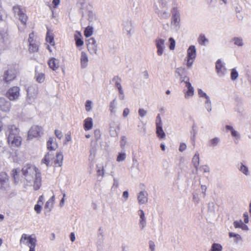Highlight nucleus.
I'll return each mask as SVG.
<instances>
[{"label":"nucleus","instance_id":"obj_1","mask_svg":"<svg viewBox=\"0 0 251 251\" xmlns=\"http://www.w3.org/2000/svg\"><path fill=\"white\" fill-rule=\"evenodd\" d=\"M22 175L27 181V184L32 185L35 190H38L42 185L41 173L38 169L31 164H26L23 167L21 170Z\"/></svg>","mask_w":251,"mask_h":251},{"label":"nucleus","instance_id":"obj_2","mask_svg":"<svg viewBox=\"0 0 251 251\" xmlns=\"http://www.w3.org/2000/svg\"><path fill=\"white\" fill-rule=\"evenodd\" d=\"M198 95L201 100L203 102L205 108L208 113L212 111V103L210 97L201 89H198Z\"/></svg>","mask_w":251,"mask_h":251},{"label":"nucleus","instance_id":"obj_3","mask_svg":"<svg viewBox=\"0 0 251 251\" xmlns=\"http://www.w3.org/2000/svg\"><path fill=\"white\" fill-rule=\"evenodd\" d=\"M37 239L34 234L28 235L25 233L22 234L20 239V244L27 246L28 247L36 246Z\"/></svg>","mask_w":251,"mask_h":251},{"label":"nucleus","instance_id":"obj_4","mask_svg":"<svg viewBox=\"0 0 251 251\" xmlns=\"http://www.w3.org/2000/svg\"><path fill=\"white\" fill-rule=\"evenodd\" d=\"M13 9L15 16L18 17L22 24L23 25L24 27H25L27 20V16L25 14L20 6H15L13 7Z\"/></svg>","mask_w":251,"mask_h":251},{"label":"nucleus","instance_id":"obj_5","mask_svg":"<svg viewBox=\"0 0 251 251\" xmlns=\"http://www.w3.org/2000/svg\"><path fill=\"white\" fill-rule=\"evenodd\" d=\"M43 134V128L38 126H32L28 132V139H32L41 136Z\"/></svg>","mask_w":251,"mask_h":251},{"label":"nucleus","instance_id":"obj_6","mask_svg":"<svg viewBox=\"0 0 251 251\" xmlns=\"http://www.w3.org/2000/svg\"><path fill=\"white\" fill-rule=\"evenodd\" d=\"M20 89L18 86H13L7 91L6 96L10 100H16L19 98Z\"/></svg>","mask_w":251,"mask_h":251},{"label":"nucleus","instance_id":"obj_7","mask_svg":"<svg viewBox=\"0 0 251 251\" xmlns=\"http://www.w3.org/2000/svg\"><path fill=\"white\" fill-rule=\"evenodd\" d=\"M112 81L115 83V86L118 90L119 92V98L120 100H124L125 99V95L124 91L121 85L122 79L118 76H115Z\"/></svg>","mask_w":251,"mask_h":251},{"label":"nucleus","instance_id":"obj_8","mask_svg":"<svg viewBox=\"0 0 251 251\" xmlns=\"http://www.w3.org/2000/svg\"><path fill=\"white\" fill-rule=\"evenodd\" d=\"M172 13L171 25L174 26L175 27L178 28L180 22V16L179 10L177 8L174 7L172 10Z\"/></svg>","mask_w":251,"mask_h":251},{"label":"nucleus","instance_id":"obj_9","mask_svg":"<svg viewBox=\"0 0 251 251\" xmlns=\"http://www.w3.org/2000/svg\"><path fill=\"white\" fill-rule=\"evenodd\" d=\"M216 70L218 75L220 77H223L227 74V70L225 66V63L221 59H218L216 63Z\"/></svg>","mask_w":251,"mask_h":251},{"label":"nucleus","instance_id":"obj_10","mask_svg":"<svg viewBox=\"0 0 251 251\" xmlns=\"http://www.w3.org/2000/svg\"><path fill=\"white\" fill-rule=\"evenodd\" d=\"M16 71L12 67L8 68L4 73L3 79L4 82L9 83L14 80L16 77Z\"/></svg>","mask_w":251,"mask_h":251},{"label":"nucleus","instance_id":"obj_11","mask_svg":"<svg viewBox=\"0 0 251 251\" xmlns=\"http://www.w3.org/2000/svg\"><path fill=\"white\" fill-rule=\"evenodd\" d=\"M9 43V37L7 31H0V49H4Z\"/></svg>","mask_w":251,"mask_h":251},{"label":"nucleus","instance_id":"obj_12","mask_svg":"<svg viewBox=\"0 0 251 251\" xmlns=\"http://www.w3.org/2000/svg\"><path fill=\"white\" fill-rule=\"evenodd\" d=\"M9 186V178L7 174L5 172L0 173V188L6 190Z\"/></svg>","mask_w":251,"mask_h":251},{"label":"nucleus","instance_id":"obj_13","mask_svg":"<svg viewBox=\"0 0 251 251\" xmlns=\"http://www.w3.org/2000/svg\"><path fill=\"white\" fill-rule=\"evenodd\" d=\"M155 43L157 48V54L158 56L162 55L165 50V40L158 38L155 40Z\"/></svg>","mask_w":251,"mask_h":251},{"label":"nucleus","instance_id":"obj_14","mask_svg":"<svg viewBox=\"0 0 251 251\" xmlns=\"http://www.w3.org/2000/svg\"><path fill=\"white\" fill-rule=\"evenodd\" d=\"M87 46L89 52L92 54L97 53V45L94 38H90L87 41Z\"/></svg>","mask_w":251,"mask_h":251},{"label":"nucleus","instance_id":"obj_15","mask_svg":"<svg viewBox=\"0 0 251 251\" xmlns=\"http://www.w3.org/2000/svg\"><path fill=\"white\" fill-rule=\"evenodd\" d=\"M19 129L15 125H8L6 130L7 138L19 135Z\"/></svg>","mask_w":251,"mask_h":251},{"label":"nucleus","instance_id":"obj_16","mask_svg":"<svg viewBox=\"0 0 251 251\" xmlns=\"http://www.w3.org/2000/svg\"><path fill=\"white\" fill-rule=\"evenodd\" d=\"M27 96L29 100L35 99L38 93V87L36 85H32L26 89Z\"/></svg>","mask_w":251,"mask_h":251},{"label":"nucleus","instance_id":"obj_17","mask_svg":"<svg viewBox=\"0 0 251 251\" xmlns=\"http://www.w3.org/2000/svg\"><path fill=\"white\" fill-rule=\"evenodd\" d=\"M225 127L226 130L230 131L231 135L233 139L234 142L235 144H237L241 139L240 134L231 126L226 125Z\"/></svg>","mask_w":251,"mask_h":251},{"label":"nucleus","instance_id":"obj_18","mask_svg":"<svg viewBox=\"0 0 251 251\" xmlns=\"http://www.w3.org/2000/svg\"><path fill=\"white\" fill-rule=\"evenodd\" d=\"M22 137L20 135L7 138L8 143L12 147H19L22 143Z\"/></svg>","mask_w":251,"mask_h":251},{"label":"nucleus","instance_id":"obj_19","mask_svg":"<svg viewBox=\"0 0 251 251\" xmlns=\"http://www.w3.org/2000/svg\"><path fill=\"white\" fill-rule=\"evenodd\" d=\"M11 104L10 101L4 98H0V110L4 112H8L11 108Z\"/></svg>","mask_w":251,"mask_h":251},{"label":"nucleus","instance_id":"obj_20","mask_svg":"<svg viewBox=\"0 0 251 251\" xmlns=\"http://www.w3.org/2000/svg\"><path fill=\"white\" fill-rule=\"evenodd\" d=\"M54 154L51 152H49L42 160V163L46 164L47 167L50 166L54 163Z\"/></svg>","mask_w":251,"mask_h":251},{"label":"nucleus","instance_id":"obj_21","mask_svg":"<svg viewBox=\"0 0 251 251\" xmlns=\"http://www.w3.org/2000/svg\"><path fill=\"white\" fill-rule=\"evenodd\" d=\"M185 87L187 90L184 92V97L185 99H188L194 95V88L190 82H187Z\"/></svg>","mask_w":251,"mask_h":251},{"label":"nucleus","instance_id":"obj_22","mask_svg":"<svg viewBox=\"0 0 251 251\" xmlns=\"http://www.w3.org/2000/svg\"><path fill=\"white\" fill-rule=\"evenodd\" d=\"M138 214L140 217L139 226L141 229H143L146 226V219L145 213L143 210L140 209L138 211Z\"/></svg>","mask_w":251,"mask_h":251},{"label":"nucleus","instance_id":"obj_23","mask_svg":"<svg viewBox=\"0 0 251 251\" xmlns=\"http://www.w3.org/2000/svg\"><path fill=\"white\" fill-rule=\"evenodd\" d=\"M235 228H241L244 231H248L249 228L246 224L243 223L241 220L235 221L233 223Z\"/></svg>","mask_w":251,"mask_h":251},{"label":"nucleus","instance_id":"obj_24","mask_svg":"<svg viewBox=\"0 0 251 251\" xmlns=\"http://www.w3.org/2000/svg\"><path fill=\"white\" fill-rule=\"evenodd\" d=\"M48 63L50 68L53 71L56 70L59 67V60L54 57L50 59Z\"/></svg>","mask_w":251,"mask_h":251},{"label":"nucleus","instance_id":"obj_25","mask_svg":"<svg viewBox=\"0 0 251 251\" xmlns=\"http://www.w3.org/2000/svg\"><path fill=\"white\" fill-rule=\"evenodd\" d=\"M34 78L37 82L42 83L44 82L45 80V75L43 72L38 71L37 68H36Z\"/></svg>","mask_w":251,"mask_h":251},{"label":"nucleus","instance_id":"obj_26","mask_svg":"<svg viewBox=\"0 0 251 251\" xmlns=\"http://www.w3.org/2000/svg\"><path fill=\"white\" fill-rule=\"evenodd\" d=\"M47 148L50 151H54L58 147V144L54 137H50L47 143Z\"/></svg>","mask_w":251,"mask_h":251},{"label":"nucleus","instance_id":"obj_27","mask_svg":"<svg viewBox=\"0 0 251 251\" xmlns=\"http://www.w3.org/2000/svg\"><path fill=\"white\" fill-rule=\"evenodd\" d=\"M148 193L146 191H141L138 195L137 199L140 204H145L148 201Z\"/></svg>","mask_w":251,"mask_h":251},{"label":"nucleus","instance_id":"obj_28","mask_svg":"<svg viewBox=\"0 0 251 251\" xmlns=\"http://www.w3.org/2000/svg\"><path fill=\"white\" fill-rule=\"evenodd\" d=\"M197 56V51L196 47L194 45H191L187 50L186 57L195 59Z\"/></svg>","mask_w":251,"mask_h":251},{"label":"nucleus","instance_id":"obj_29","mask_svg":"<svg viewBox=\"0 0 251 251\" xmlns=\"http://www.w3.org/2000/svg\"><path fill=\"white\" fill-rule=\"evenodd\" d=\"M81 67L83 69L86 68L88 64V57L84 51H82L80 56Z\"/></svg>","mask_w":251,"mask_h":251},{"label":"nucleus","instance_id":"obj_30","mask_svg":"<svg viewBox=\"0 0 251 251\" xmlns=\"http://www.w3.org/2000/svg\"><path fill=\"white\" fill-rule=\"evenodd\" d=\"M155 10V12L157 13L158 16L162 18L167 19L168 18L170 14L169 12L167 11H162L159 9V8L157 7V5L156 4V3H154Z\"/></svg>","mask_w":251,"mask_h":251},{"label":"nucleus","instance_id":"obj_31","mask_svg":"<svg viewBox=\"0 0 251 251\" xmlns=\"http://www.w3.org/2000/svg\"><path fill=\"white\" fill-rule=\"evenodd\" d=\"M55 201V196L53 195L51 198L48 200L46 202L45 205V209L48 212H50L53 206L54 202Z\"/></svg>","mask_w":251,"mask_h":251},{"label":"nucleus","instance_id":"obj_32","mask_svg":"<svg viewBox=\"0 0 251 251\" xmlns=\"http://www.w3.org/2000/svg\"><path fill=\"white\" fill-rule=\"evenodd\" d=\"M192 163L193 166L196 169V172H197L200 165V155L198 152H196L193 157Z\"/></svg>","mask_w":251,"mask_h":251},{"label":"nucleus","instance_id":"obj_33","mask_svg":"<svg viewBox=\"0 0 251 251\" xmlns=\"http://www.w3.org/2000/svg\"><path fill=\"white\" fill-rule=\"evenodd\" d=\"M75 40L76 46L77 47H81L83 45L84 42L82 39V36L80 32L76 31L75 34Z\"/></svg>","mask_w":251,"mask_h":251},{"label":"nucleus","instance_id":"obj_34","mask_svg":"<svg viewBox=\"0 0 251 251\" xmlns=\"http://www.w3.org/2000/svg\"><path fill=\"white\" fill-rule=\"evenodd\" d=\"M93 125V119L92 118L88 117L84 121V129L87 131L92 129Z\"/></svg>","mask_w":251,"mask_h":251},{"label":"nucleus","instance_id":"obj_35","mask_svg":"<svg viewBox=\"0 0 251 251\" xmlns=\"http://www.w3.org/2000/svg\"><path fill=\"white\" fill-rule=\"evenodd\" d=\"M228 235L229 238H233V242L236 244H238L242 241V238L241 236L238 233L229 232Z\"/></svg>","mask_w":251,"mask_h":251},{"label":"nucleus","instance_id":"obj_36","mask_svg":"<svg viewBox=\"0 0 251 251\" xmlns=\"http://www.w3.org/2000/svg\"><path fill=\"white\" fill-rule=\"evenodd\" d=\"M63 160V155L61 152L56 153L55 158L54 157V163L55 165L60 167L62 164Z\"/></svg>","mask_w":251,"mask_h":251},{"label":"nucleus","instance_id":"obj_37","mask_svg":"<svg viewBox=\"0 0 251 251\" xmlns=\"http://www.w3.org/2000/svg\"><path fill=\"white\" fill-rule=\"evenodd\" d=\"M221 140L219 137H215L210 139L208 142V146L210 147L214 148L217 146L220 143Z\"/></svg>","mask_w":251,"mask_h":251},{"label":"nucleus","instance_id":"obj_38","mask_svg":"<svg viewBox=\"0 0 251 251\" xmlns=\"http://www.w3.org/2000/svg\"><path fill=\"white\" fill-rule=\"evenodd\" d=\"M239 170L244 175L246 176L250 175V173L248 166L245 165L244 163H241L238 168Z\"/></svg>","mask_w":251,"mask_h":251},{"label":"nucleus","instance_id":"obj_39","mask_svg":"<svg viewBox=\"0 0 251 251\" xmlns=\"http://www.w3.org/2000/svg\"><path fill=\"white\" fill-rule=\"evenodd\" d=\"M199 44L202 46H206L209 42V40L203 34H201L198 38Z\"/></svg>","mask_w":251,"mask_h":251},{"label":"nucleus","instance_id":"obj_40","mask_svg":"<svg viewBox=\"0 0 251 251\" xmlns=\"http://www.w3.org/2000/svg\"><path fill=\"white\" fill-rule=\"evenodd\" d=\"M46 40L47 42L49 43L50 45H54V37L49 29H48V31L46 34Z\"/></svg>","mask_w":251,"mask_h":251},{"label":"nucleus","instance_id":"obj_41","mask_svg":"<svg viewBox=\"0 0 251 251\" xmlns=\"http://www.w3.org/2000/svg\"><path fill=\"white\" fill-rule=\"evenodd\" d=\"M156 133L158 138L163 139L165 137L166 134L163 130L162 126L156 127Z\"/></svg>","mask_w":251,"mask_h":251},{"label":"nucleus","instance_id":"obj_42","mask_svg":"<svg viewBox=\"0 0 251 251\" xmlns=\"http://www.w3.org/2000/svg\"><path fill=\"white\" fill-rule=\"evenodd\" d=\"M124 30L126 32L127 34H130L131 31V23L130 21H127L123 24Z\"/></svg>","mask_w":251,"mask_h":251},{"label":"nucleus","instance_id":"obj_43","mask_svg":"<svg viewBox=\"0 0 251 251\" xmlns=\"http://www.w3.org/2000/svg\"><path fill=\"white\" fill-rule=\"evenodd\" d=\"M97 175L98 176H100L102 178L104 176L105 174L104 167L102 165H98L97 166Z\"/></svg>","mask_w":251,"mask_h":251},{"label":"nucleus","instance_id":"obj_44","mask_svg":"<svg viewBox=\"0 0 251 251\" xmlns=\"http://www.w3.org/2000/svg\"><path fill=\"white\" fill-rule=\"evenodd\" d=\"M232 41L234 45L238 47H242L244 45L243 40L241 37H234Z\"/></svg>","mask_w":251,"mask_h":251},{"label":"nucleus","instance_id":"obj_45","mask_svg":"<svg viewBox=\"0 0 251 251\" xmlns=\"http://www.w3.org/2000/svg\"><path fill=\"white\" fill-rule=\"evenodd\" d=\"M126 157V154L125 151L119 152L117 159L116 161L118 162L124 161Z\"/></svg>","mask_w":251,"mask_h":251},{"label":"nucleus","instance_id":"obj_46","mask_svg":"<svg viewBox=\"0 0 251 251\" xmlns=\"http://www.w3.org/2000/svg\"><path fill=\"white\" fill-rule=\"evenodd\" d=\"M239 76L238 73L235 68H233L231 70L230 78L233 81L237 79Z\"/></svg>","mask_w":251,"mask_h":251},{"label":"nucleus","instance_id":"obj_47","mask_svg":"<svg viewBox=\"0 0 251 251\" xmlns=\"http://www.w3.org/2000/svg\"><path fill=\"white\" fill-rule=\"evenodd\" d=\"M210 250L214 251H222L223 247L220 244L214 243L212 244Z\"/></svg>","mask_w":251,"mask_h":251},{"label":"nucleus","instance_id":"obj_48","mask_svg":"<svg viewBox=\"0 0 251 251\" xmlns=\"http://www.w3.org/2000/svg\"><path fill=\"white\" fill-rule=\"evenodd\" d=\"M116 100H113L110 103L109 110L112 113H115L116 111Z\"/></svg>","mask_w":251,"mask_h":251},{"label":"nucleus","instance_id":"obj_49","mask_svg":"<svg viewBox=\"0 0 251 251\" xmlns=\"http://www.w3.org/2000/svg\"><path fill=\"white\" fill-rule=\"evenodd\" d=\"M38 50V45L36 43H32L29 44V50L30 52H36Z\"/></svg>","mask_w":251,"mask_h":251},{"label":"nucleus","instance_id":"obj_50","mask_svg":"<svg viewBox=\"0 0 251 251\" xmlns=\"http://www.w3.org/2000/svg\"><path fill=\"white\" fill-rule=\"evenodd\" d=\"M179 80L181 83L184 82L185 85L187 84V82H190V78L187 76V74H184L183 75H180Z\"/></svg>","mask_w":251,"mask_h":251},{"label":"nucleus","instance_id":"obj_51","mask_svg":"<svg viewBox=\"0 0 251 251\" xmlns=\"http://www.w3.org/2000/svg\"><path fill=\"white\" fill-rule=\"evenodd\" d=\"M93 32V27L88 26L85 28L84 30V35L86 37H89L92 35Z\"/></svg>","mask_w":251,"mask_h":251},{"label":"nucleus","instance_id":"obj_52","mask_svg":"<svg viewBox=\"0 0 251 251\" xmlns=\"http://www.w3.org/2000/svg\"><path fill=\"white\" fill-rule=\"evenodd\" d=\"M127 144L126 138L125 136H122L120 141V145L122 150H124Z\"/></svg>","mask_w":251,"mask_h":251},{"label":"nucleus","instance_id":"obj_53","mask_svg":"<svg viewBox=\"0 0 251 251\" xmlns=\"http://www.w3.org/2000/svg\"><path fill=\"white\" fill-rule=\"evenodd\" d=\"M176 74H177L178 76L183 75L184 74H187L186 69L183 67H179L176 69Z\"/></svg>","mask_w":251,"mask_h":251},{"label":"nucleus","instance_id":"obj_54","mask_svg":"<svg viewBox=\"0 0 251 251\" xmlns=\"http://www.w3.org/2000/svg\"><path fill=\"white\" fill-rule=\"evenodd\" d=\"M215 210V205L213 202H209L208 203V211L211 213H214Z\"/></svg>","mask_w":251,"mask_h":251},{"label":"nucleus","instance_id":"obj_55","mask_svg":"<svg viewBox=\"0 0 251 251\" xmlns=\"http://www.w3.org/2000/svg\"><path fill=\"white\" fill-rule=\"evenodd\" d=\"M20 173V169L18 168L14 169L12 171V175L15 181L18 179Z\"/></svg>","mask_w":251,"mask_h":251},{"label":"nucleus","instance_id":"obj_56","mask_svg":"<svg viewBox=\"0 0 251 251\" xmlns=\"http://www.w3.org/2000/svg\"><path fill=\"white\" fill-rule=\"evenodd\" d=\"M169 49L170 50H174L176 46V41L175 39L171 37L169 39Z\"/></svg>","mask_w":251,"mask_h":251},{"label":"nucleus","instance_id":"obj_57","mask_svg":"<svg viewBox=\"0 0 251 251\" xmlns=\"http://www.w3.org/2000/svg\"><path fill=\"white\" fill-rule=\"evenodd\" d=\"M92 102L90 100H87L85 102V106L86 111L89 112L92 109Z\"/></svg>","mask_w":251,"mask_h":251},{"label":"nucleus","instance_id":"obj_58","mask_svg":"<svg viewBox=\"0 0 251 251\" xmlns=\"http://www.w3.org/2000/svg\"><path fill=\"white\" fill-rule=\"evenodd\" d=\"M119 187V180L116 178H114L113 183L111 187V190L113 191H116Z\"/></svg>","mask_w":251,"mask_h":251},{"label":"nucleus","instance_id":"obj_59","mask_svg":"<svg viewBox=\"0 0 251 251\" xmlns=\"http://www.w3.org/2000/svg\"><path fill=\"white\" fill-rule=\"evenodd\" d=\"M155 126H162L161 117L160 114H158L156 118Z\"/></svg>","mask_w":251,"mask_h":251},{"label":"nucleus","instance_id":"obj_60","mask_svg":"<svg viewBox=\"0 0 251 251\" xmlns=\"http://www.w3.org/2000/svg\"><path fill=\"white\" fill-rule=\"evenodd\" d=\"M200 169L203 171V173H209L210 170L209 167L207 165H201L200 167Z\"/></svg>","mask_w":251,"mask_h":251},{"label":"nucleus","instance_id":"obj_61","mask_svg":"<svg viewBox=\"0 0 251 251\" xmlns=\"http://www.w3.org/2000/svg\"><path fill=\"white\" fill-rule=\"evenodd\" d=\"M88 20L90 22H92L96 19V15L95 14L91 11H89L88 12Z\"/></svg>","mask_w":251,"mask_h":251},{"label":"nucleus","instance_id":"obj_62","mask_svg":"<svg viewBox=\"0 0 251 251\" xmlns=\"http://www.w3.org/2000/svg\"><path fill=\"white\" fill-rule=\"evenodd\" d=\"M193 201L195 203L198 204L200 201V197L199 195L197 193H193Z\"/></svg>","mask_w":251,"mask_h":251},{"label":"nucleus","instance_id":"obj_63","mask_svg":"<svg viewBox=\"0 0 251 251\" xmlns=\"http://www.w3.org/2000/svg\"><path fill=\"white\" fill-rule=\"evenodd\" d=\"M139 115L141 117H144L147 114V111L145 110L144 108H139L138 110Z\"/></svg>","mask_w":251,"mask_h":251},{"label":"nucleus","instance_id":"obj_64","mask_svg":"<svg viewBox=\"0 0 251 251\" xmlns=\"http://www.w3.org/2000/svg\"><path fill=\"white\" fill-rule=\"evenodd\" d=\"M186 59L187 60V66L188 68H190L192 67L194 61L195 60V59L190 58L188 57H186Z\"/></svg>","mask_w":251,"mask_h":251}]
</instances>
